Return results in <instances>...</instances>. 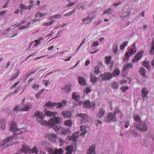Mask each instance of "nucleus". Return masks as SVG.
I'll return each instance as SVG.
<instances>
[{
	"mask_svg": "<svg viewBox=\"0 0 154 154\" xmlns=\"http://www.w3.org/2000/svg\"><path fill=\"white\" fill-rule=\"evenodd\" d=\"M128 51H130V52L133 55L136 52V46L135 44H133L131 46V47L128 50Z\"/></svg>",
	"mask_w": 154,
	"mask_h": 154,
	"instance_id": "obj_17",
	"label": "nucleus"
},
{
	"mask_svg": "<svg viewBox=\"0 0 154 154\" xmlns=\"http://www.w3.org/2000/svg\"><path fill=\"white\" fill-rule=\"evenodd\" d=\"M77 116H79L82 119V122H85L90 121L91 118L88 115L85 114L80 113L78 114Z\"/></svg>",
	"mask_w": 154,
	"mask_h": 154,
	"instance_id": "obj_5",
	"label": "nucleus"
},
{
	"mask_svg": "<svg viewBox=\"0 0 154 154\" xmlns=\"http://www.w3.org/2000/svg\"><path fill=\"white\" fill-rule=\"evenodd\" d=\"M100 72V70L99 69V68L98 66H96L94 71V73L96 74H98Z\"/></svg>",
	"mask_w": 154,
	"mask_h": 154,
	"instance_id": "obj_49",
	"label": "nucleus"
},
{
	"mask_svg": "<svg viewBox=\"0 0 154 154\" xmlns=\"http://www.w3.org/2000/svg\"><path fill=\"white\" fill-rule=\"evenodd\" d=\"M32 88L36 91H38V90L39 88V85H36L35 84H33L32 85Z\"/></svg>",
	"mask_w": 154,
	"mask_h": 154,
	"instance_id": "obj_41",
	"label": "nucleus"
},
{
	"mask_svg": "<svg viewBox=\"0 0 154 154\" xmlns=\"http://www.w3.org/2000/svg\"><path fill=\"white\" fill-rule=\"evenodd\" d=\"M118 46L117 44H115L113 45V52L116 54L118 51Z\"/></svg>",
	"mask_w": 154,
	"mask_h": 154,
	"instance_id": "obj_31",
	"label": "nucleus"
},
{
	"mask_svg": "<svg viewBox=\"0 0 154 154\" xmlns=\"http://www.w3.org/2000/svg\"><path fill=\"white\" fill-rule=\"evenodd\" d=\"M20 8L21 9H22V10H23L24 9L30 10V6H26L25 5H23V4H21Z\"/></svg>",
	"mask_w": 154,
	"mask_h": 154,
	"instance_id": "obj_35",
	"label": "nucleus"
},
{
	"mask_svg": "<svg viewBox=\"0 0 154 154\" xmlns=\"http://www.w3.org/2000/svg\"><path fill=\"white\" fill-rule=\"evenodd\" d=\"M130 121L129 120H127L125 125V128H127L129 125Z\"/></svg>",
	"mask_w": 154,
	"mask_h": 154,
	"instance_id": "obj_55",
	"label": "nucleus"
},
{
	"mask_svg": "<svg viewBox=\"0 0 154 154\" xmlns=\"http://www.w3.org/2000/svg\"><path fill=\"white\" fill-rule=\"evenodd\" d=\"M83 106L86 108H94L95 104L94 102L91 103L89 101L86 100L83 102Z\"/></svg>",
	"mask_w": 154,
	"mask_h": 154,
	"instance_id": "obj_6",
	"label": "nucleus"
},
{
	"mask_svg": "<svg viewBox=\"0 0 154 154\" xmlns=\"http://www.w3.org/2000/svg\"><path fill=\"white\" fill-rule=\"evenodd\" d=\"M19 73L20 71L17 70V72L15 74H14L13 75L12 77L11 78V80L17 78L19 75Z\"/></svg>",
	"mask_w": 154,
	"mask_h": 154,
	"instance_id": "obj_46",
	"label": "nucleus"
},
{
	"mask_svg": "<svg viewBox=\"0 0 154 154\" xmlns=\"http://www.w3.org/2000/svg\"><path fill=\"white\" fill-rule=\"evenodd\" d=\"M79 132H76V133H74L71 136H68L67 137V139L69 140H72L74 143L76 142L79 136Z\"/></svg>",
	"mask_w": 154,
	"mask_h": 154,
	"instance_id": "obj_8",
	"label": "nucleus"
},
{
	"mask_svg": "<svg viewBox=\"0 0 154 154\" xmlns=\"http://www.w3.org/2000/svg\"><path fill=\"white\" fill-rule=\"evenodd\" d=\"M55 106H57V108H59L61 107L62 106V103H56V104Z\"/></svg>",
	"mask_w": 154,
	"mask_h": 154,
	"instance_id": "obj_53",
	"label": "nucleus"
},
{
	"mask_svg": "<svg viewBox=\"0 0 154 154\" xmlns=\"http://www.w3.org/2000/svg\"><path fill=\"white\" fill-rule=\"evenodd\" d=\"M10 130L13 132H15L16 134L13 135L3 140V144L2 145V146H5L6 144L9 143L10 141L13 140L14 138L16 137V135L18 134H20L22 133V132L20 131L19 133H17L19 131V130L17 127L16 124L14 122H12L10 128Z\"/></svg>",
	"mask_w": 154,
	"mask_h": 154,
	"instance_id": "obj_2",
	"label": "nucleus"
},
{
	"mask_svg": "<svg viewBox=\"0 0 154 154\" xmlns=\"http://www.w3.org/2000/svg\"><path fill=\"white\" fill-rule=\"evenodd\" d=\"M74 12H75L73 10L71 11L68 12L67 13L65 14L63 16H64V17H67L68 16H69L70 15H71L72 14H73L74 13Z\"/></svg>",
	"mask_w": 154,
	"mask_h": 154,
	"instance_id": "obj_43",
	"label": "nucleus"
},
{
	"mask_svg": "<svg viewBox=\"0 0 154 154\" xmlns=\"http://www.w3.org/2000/svg\"><path fill=\"white\" fill-rule=\"evenodd\" d=\"M31 24V22H29L25 26H21L20 28V30L22 29H25L27 27L29 26Z\"/></svg>",
	"mask_w": 154,
	"mask_h": 154,
	"instance_id": "obj_40",
	"label": "nucleus"
},
{
	"mask_svg": "<svg viewBox=\"0 0 154 154\" xmlns=\"http://www.w3.org/2000/svg\"><path fill=\"white\" fill-rule=\"evenodd\" d=\"M64 124L65 125L70 127L72 124V120L71 119L66 120L64 122Z\"/></svg>",
	"mask_w": 154,
	"mask_h": 154,
	"instance_id": "obj_30",
	"label": "nucleus"
},
{
	"mask_svg": "<svg viewBox=\"0 0 154 154\" xmlns=\"http://www.w3.org/2000/svg\"><path fill=\"white\" fill-rule=\"evenodd\" d=\"M62 113L63 117L66 118H70L71 115V112L69 111H63Z\"/></svg>",
	"mask_w": 154,
	"mask_h": 154,
	"instance_id": "obj_22",
	"label": "nucleus"
},
{
	"mask_svg": "<svg viewBox=\"0 0 154 154\" xmlns=\"http://www.w3.org/2000/svg\"><path fill=\"white\" fill-rule=\"evenodd\" d=\"M115 118V115L114 113L109 112L108 113V116L107 118V122H109L114 119Z\"/></svg>",
	"mask_w": 154,
	"mask_h": 154,
	"instance_id": "obj_14",
	"label": "nucleus"
},
{
	"mask_svg": "<svg viewBox=\"0 0 154 154\" xmlns=\"http://www.w3.org/2000/svg\"><path fill=\"white\" fill-rule=\"evenodd\" d=\"M112 11V9L111 8H109L107 10H106L104 11L103 13V15H104V14H107Z\"/></svg>",
	"mask_w": 154,
	"mask_h": 154,
	"instance_id": "obj_52",
	"label": "nucleus"
},
{
	"mask_svg": "<svg viewBox=\"0 0 154 154\" xmlns=\"http://www.w3.org/2000/svg\"><path fill=\"white\" fill-rule=\"evenodd\" d=\"M43 116L37 117L36 119L37 122L43 125H53L54 122H55L56 124H60V118L57 117H55L54 118L51 119L48 121L43 120Z\"/></svg>",
	"mask_w": 154,
	"mask_h": 154,
	"instance_id": "obj_1",
	"label": "nucleus"
},
{
	"mask_svg": "<svg viewBox=\"0 0 154 154\" xmlns=\"http://www.w3.org/2000/svg\"><path fill=\"white\" fill-rule=\"evenodd\" d=\"M71 86L70 84H68L65 86L64 89L65 92L66 93H68L71 91Z\"/></svg>",
	"mask_w": 154,
	"mask_h": 154,
	"instance_id": "obj_25",
	"label": "nucleus"
},
{
	"mask_svg": "<svg viewBox=\"0 0 154 154\" xmlns=\"http://www.w3.org/2000/svg\"><path fill=\"white\" fill-rule=\"evenodd\" d=\"M128 86H123L121 87L120 88V89L122 91H123L124 92L126 91V90H128Z\"/></svg>",
	"mask_w": 154,
	"mask_h": 154,
	"instance_id": "obj_48",
	"label": "nucleus"
},
{
	"mask_svg": "<svg viewBox=\"0 0 154 154\" xmlns=\"http://www.w3.org/2000/svg\"><path fill=\"white\" fill-rule=\"evenodd\" d=\"M54 124H56L55 122H54V123L53 124V125H50L52 127L53 129L56 131L59 130L60 129V126H57L56 125H55Z\"/></svg>",
	"mask_w": 154,
	"mask_h": 154,
	"instance_id": "obj_33",
	"label": "nucleus"
},
{
	"mask_svg": "<svg viewBox=\"0 0 154 154\" xmlns=\"http://www.w3.org/2000/svg\"><path fill=\"white\" fill-rule=\"evenodd\" d=\"M128 43V42L127 41H126L124 42L123 44H122L120 46V49L121 50L125 48V46L127 45Z\"/></svg>",
	"mask_w": 154,
	"mask_h": 154,
	"instance_id": "obj_42",
	"label": "nucleus"
},
{
	"mask_svg": "<svg viewBox=\"0 0 154 154\" xmlns=\"http://www.w3.org/2000/svg\"><path fill=\"white\" fill-rule=\"evenodd\" d=\"M142 65L145 67H147L148 69L150 68V66H149V63L147 62L143 61Z\"/></svg>",
	"mask_w": 154,
	"mask_h": 154,
	"instance_id": "obj_38",
	"label": "nucleus"
},
{
	"mask_svg": "<svg viewBox=\"0 0 154 154\" xmlns=\"http://www.w3.org/2000/svg\"><path fill=\"white\" fill-rule=\"evenodd\" d=\"M74 149L73 147L72 146H67L66 149L67 151L66 154H71L73 152Z\"/></svg>",
	"mask_w": 154,
	"mask_h": 154,
	"instance_id": "obj_18",
	"label": "nucleus"
},
{
	"mask_svg": "<svg viewBox=\"0 0 154 154\" xmlns=\"http://www.w3.org/2000/svg\"><path fill=\"white\" fill-rule=\"evenodd\" d=\"M45 137L51 142H55L56 140L57 136L56 135L52 133H48L45 135Z\"/></svg>",
	"mask_w": 154,
	"mask_h": 154,
	"instance_id": "obj_7",
	"label": "nucleus"
},
{
	"mask_svg": "<svg viewBox=\"0 0 154 154\" xmlns=\"http://www.w3.org/2000/svg\"><path fill=\"white\" fill-rule=\"evenodd\" d=\"M90 18V17H87L85 18H84L82 20V22L86 21H87V20H88Z\"/></svg>",
	"mask_w": 154,
	"mask_h": 154,
	"instance_id": "obj_61",
	"label": "nucleus"
},
{
	"mask_svg": "<svg viewBox=\"0 0 154 154\" xmlns=\"http://www.w3.org/2000/svg\"><path fill=\"white\" fill-rule=\"evenodd\" d=\"M35 153V154H38V150L36 146H34L32 149H30V153Z\"/></svg>",
	"mask_w": 154,
	"mask_h": 154,
	"instance_id": "obj_27",
	"label": "nucleus"
},
{
	"mask_svg": "<svg viewBox=\"0 0 154 154\" xmlns=\"http://www.w3.org/2000/svg\"><path fill=\"white\" fill-rule=\"evenodd\" d=\"M116 110L113 113L114 115H116V114L120 112V111L119 110L118 108H117L116 109Z\"/></svg>",
	"mask_w": 154,
	"mask_h": 154,
	"instance_id": "obj_60",
	"label": "nucleus"
},
{
	"mask_svg": "<svg viewBox=\"0 0 154 154\" xmlns=\"http://www.w3.org/2000/svg\"><path fill=\"white\" fill-rule=\"evenodd\" d=\"M44 91V89H42L38 93L36 94V96L37 99H38L40 96V95L42 94Z\"/></svg>",
	"mask_w": 154,
	"mask_h": 154,
	"instance_id": "obj_44",
	"label": "nucleus"
},
{
	"mask_svg": "<svg viewBox=\"0 0 154 154\" xmlns=\"http://www.w3.org/2000/svg\"><path fill=\"white\" fill-rule=\"evenodd\" d=\"M90 63V61L89 60H86L85 64V66H88Z\"/></svg>",
	"mask_w": 154,
	"mask_h": 154,
	"instance_id": "obj_64",
	"label": "nucleus"
},
{
	"mask_svg": "<svg viewBox=\"0 0 154 154\" xmlns=\"http://www.w3.org/2000/svg\"><path fill=\"white\" fill-rule=\"evenodd\" d=\"M133 118L136 122H140V119L139 116L137 115H134L133 116Z\"/></svg>",
	"mask_w": 154,
	"mask_h": 154,
	"instance_id": "obj_36",
	"label": "nucleus"
},
{
	"mask_svg": "<svg viewBox=\"0 0 154 154\" xmlns=\"http://www.w3.org/2000/svg\"><path fill=\"white\" fill-rule=\"evenodd\" d=\"M154 51V39L152 41V47L151 50L150 51V53L151 54H153Z\"/></svg>",
	"mask_w": 154,
	"mask_h": 154,
	"instance_id": "obj_45",
	"label": "nucleus"
},
{
	"mask_svg": "<svg viewBox=\"0 0 154 154\" xmlns=\"http://www.w3.org/2000/svg\"><path fill=\"white\" fill-rule=\"evenodd\" d=\"M134 124L136 128L141 131L144 132L146 131L147 129V125L145 123L141 122L139 125L137 123Z\"/></svg>",
	"mask_w": 154,
	"mask_h": 154,
	"instance_id": "obj_4",
	"label": "nucleus"
},
{
	"mask_svg": "<svg viewBox=\"0 0 154 154\" xmlns=\"http://www.w3.org/2000/svg\"><path fill=\"white\" fill-rule=\"evenodd\" d=\"M131 54H132L130 52V51L128 50V51L126 52L125 55V58H128L129 56Z\"/></svg>",
	"mask_w": 154,
	"mask_h": 154,
	"instance_id": "obj_50",
	"label": "nucleus"
},
{
	"mask_svg": "<svg viewBox=\"0 0 154 154\" xmlns=\"http://www.w3.org/2000/svg\"><path fill=\"white\" fill-rule=\"evenodd\" d=\"M32 105L31 104L29 105H25L22 108V109L20 110L21 111L23 110L24 111H27L31 109L32 107Z\"/></svg>",
	"mask_w": 154,
	"mask_h": 154,
	"instance_id": "obj_21",
	"label": "nucleus"
},
{
	"mask_svg": "<svg viewBox=\"0 0 154 154\" xmlns=\"http://www.w3.org/2000/svg\"><path fill=\"white\" fill-rule=\"evenodd\" d=\"M55 104L56 103H52L51 102L48 101L45 104V106L48 107H52L54 106Z\"/></svg>",
	"mask_w": 154,
	"mask_h": 154,
	"instance_id": "obj_28",
	"label": "nucleus"
},
{
	"mask_svg": "<svg viewBox=\"0 0 154 154\" xmlns=\"http://www.w3.org/2000/svg\"><path fill=\"white\" fill-rule=\"evenodd\" d=\"M78 81L79 84L82 85H85V81L83 78L78 76Z\"/></svg>",
	"mask_w": 154,
	"mask_h": 154,
	"instance_id": "obj_23",
	"label": "nucleus"
},
{
	"mask_svg": "<svg viewBox=\"0 0 154 154\" xmlns=\"http://www.w3.org/2000/svg\"><path fill=\"white\" fill-rule=\"evenodd\" d=\"M72 99L75 101H78L79 99V94L78 93L73 92L72 94Z\"/></svg>",
	"mask_w": 154,
	"mask_h": 154,
	"instance_id": "obj_20",
	"label": "nucleus"
},
{
	"mask_svg": "<svg viewBox=\"0 0 154 154\" xmlns=\"http://www.w3.org/2000/svg\"><path fill=\"white\" fill-rule=\"evenodd\" d=\"M105 62L107 64H110V62L111 60V56H106L105 57Z\"/></svg>",
	"mask_w": 154,
	"mask_h": 154,
	"instance_id": "obj_34",
	"label": "nucleus"
},
{
	"mask_svg": "<svg viewBox=\"0 0 154 154\" xmlns=\"http://www.w3.org/2000/svg\"><path fill=\"white\" fill-rule=\"evenodd\" d=\"M0 124L1 125V128L2 129H4L5 128V123L2 122H1L0 121Z\"/></svg>",
	"mask_w": 154,
	"mask_h": 154,
	"instance_id": "obj_54",
	"label": "nucleus"
},
{
	"mask_svg": "<svg viewBox=\"0 0 154 154\" xmlns=\"http://www.w3.org/2000/svg\"><path fill=\"white\" fill-rule=\"evenodd\" d=\"M43 112H40L38 111H35L34 115V117H39L40 116H42Z\"/></svg>",
	"mask_w": 154,
	"mask_h": 154,
	"instance_id": "obj_32",
	"label": "nucleus"
},
{
	"mask_svg": "<svg viewBox=\"0 0 154 154\" xmlns=\"http://www.w3.org/2000/svg\"><path fill=\"white\" fill-rule=\"evenodd\" d=\"M19 83V82H18L14 83L11 87V88H15L16 86Z\"/></svg>",
	"mask_w": 154,
	"mask_h": 154,
	"instance_id": "obj_56",
	"label": "nucleus"
},
{
	"mask_svg": "<svg viewBox=\"0 0 154 154\" xmlns=\"http://www.w3.org/2000/svg\"><path fill=\"white\" fill-rule=\"evenodd\" d=\"M90 78L91 81L92 83L95 84V82L97 81V77L93 74L91 73L90 74Z\"/></svg>",
	"mask_w": 154,
	"mask_h": 154,
	"instance_id": "obj_24",
	"label": "nucleus"
},
{
	"mask_svg": "<svg viewBox=\"0 0 154 154\" xmlns=\"http://www.w3.org/2000/svg\"><path fill=\"white\" fill-rule=\"evenodd\" d=\"M148 93V90L146 88H142L141 90V96L143 97V98L146 97Z\"/></svg>",
	"mask_w": 154,
	"mask_h": 154,
	"instance_id": "obj_16",
	"label": "nucleus"
},
{
	"mask_svg": "<svg viewBox=\"0 0 154 154\" xmlns=\"http://www.w3.org/2000/svg\"><path fill=\"white\" fill-rule=\"evenodd\" d=\"M112 76V74L111 73H106L104 75H103L102 80H108L111 78Z\"/></svg>",
	"mask_w": 154,
	"mask_h": 154,
	"instance_id": "obj_15",
	"label": "nucleus"
},
{
	"mask_svg": "<svg viewBox=\"0 0 154 154\" xmlns=\"http://www.w3.org/2000/svg\"><path fill=\"white\" fill-rule=\"evenodd\" d=\"M105 112V111L103 108L99 109V111L97 113V117L100 119H101L103 116Z\"/></svg>",
	"mask_w": 154,
	"mask_h": 154,
	"instance_id": "obj_12",
	"label": "nucleus"
},
{
	"mask_svg": "<svg viewBox=\"0 0 154 154\" xmlns=\"http://www.w3.org/2000/svg\"><path fill=\"white\" fill-rule=\"evenodd\" d=\"M81 131L82 133L81 134V136L82 137H84L85 134L87 133V132L89 131L90 129V128L88 126H83L81 125L80 126Z\"/></svg>",
	"mask_w": 154,
	"mask_h": 154,
	"instance_id": "obj_10",
	"label": "nucleus"
},
{
	"mask_svg": "<svg viewBox=\"0 0 154 154\" xmlns=\"http://www.w3.org/2000/svg\"><path fill=\"white\" fill-rule=\"evenodd\" d=\"M98 42L97 41H95L94 42V43L93 45V46L94 47H95L98 45Z\"/></svg>",
	"mask_w": 154,
	"mask_h": 154,
	"instance_id": "obj_62",
	"label": "nucleus"
},
{
	"mask_svg": "<svg viewBox=\"0 0 154 154\" xmlns=\"http://www.w3.org/2000/svg\"><path fill=\"white\" fill-rule=\"evenodd\" d=\"M144 51L142 50L140 51L139 52L136 54L134 57V58L133 59L132 61L133 62H137L139 60L141 59V56L143 55L144 53Z\"/></svg>",
	"mask_w": 154,
	"mask_h": 154,
	"instance_id": "obj_9",
	"label": "nucleus"
},
{
	"mask_svg": "<svg viewBox=\"0 0 154 154\" xmlns=\"http://www.w3.org/2000/svg\"><path fill=\"white\" fill-rule=\"evenodd\" d=\"M118 83L115 82H113L112 87L114 88H116L118 87Z\"/></svg>",
	"mask_w": 154,
	"mask_h": 154,
	"instance_id": "obj_51",
	"label": "nucleus"
},
{
	"mask_svg": "<svg viewBox=\"0 0 154 154\" xmlns=\"http://www.w3.org/2000/svg\"><path fill=\"white\" fill-rule=\"evenodd\" d=\"M6 10H3L0 12V16H3L6 13Z\"/></svg>",
	"mask_w": 154,
	"mask_h": 154,
	"instance_id": "obj_57",
	"label": "nucleus"
},
{
	"mask_svg": "<svg viewBox=\"0 0 154 154\" xmlns=\"http://www.w3.org/2000/svg\"><path fill=\"white\" fill-rule=\"evenodd\" d=\"M47 150L50 154H62L63 153V149H57L51 147L48 148Z\"/></svg>",
	"mask_w": 154,
	"mask_h": 154,
	"instance_id": "obj_3",
	"label": "nucleus"
},
{
	"mask_svg": "<svg viewBox=\"0 0 154 154\" xmlns=\"http://www.w3.org/2000/svg\"><path fill=\"white\" fill-rule=\"evenodd\" d=\"M34 42L36 43V44L35 45V47H36L39 44V40H35L34 41Z\"/></svg>",
	"mask_w": 154,
	"mask_h": 154,
	"instance_id": "obj_58",
	"label": "nucleus"
},
{
	"mask_svg": "<svg viewBox=\"0 0 154 154\" xmlns=\"http://www.w3.org/2000/svg\"><path fill=\"white\" fill-rule=\"evenodd\" d=\"M19 109V106H18V105H17L14 108V111H17Z\"/></svg>",
	"mask_w": 154,
	"mask_h": 154,
	"instance_id": "obj_63",
	"label": "nucleus"
},
{
	"mask_svg": "<svg viewBox=\"0 0 154 154\" xmlns=\"http://www.w3.org/2000/svg\"><path fill=\"white\" fill-rule=\"evenodd\" d=\"M120 72L119 70L118 69H115L113 72V74H112L113 76H118L119 75Z\"/></svg>",
	"mask_w": 154,
	"mask_h": 154,
	"instance_id": "obj_29",
	"label": "nucleus"
},
{
	"mask_svg": "<svg viewBox=\"0 0 154 154\" xmlns=\"http://www.w3.org/2000/svg\"><path fill=\"white\" fill-rule=\"evenodd\" d=\"M145 70L142 67L140 69L139 72L141 75H144L145 73Z\"/></svg>",
	"mask_w": 154,
	"mask_h": 154,
	"instance_id": "obj_47",
	"label": "nucleus"
},
{
	"mask_svg": "<svg viewBox=\"0 0 154 154\" xmlns=\"http://www.w3.org/2000/svg\"><path fill=\"white\" fill-rule=\"evenodd\" d=\"M61 18V15L60 14H57L55 15H53L50 17V19H58Z\"/></svg>",
	"mask_w": 154,
	"mask_h": 154,
	"instance_id": "obj_39",
	"label": "nucleus"
},
{
	"mask_svg": "<svg viewBox=\"0 0 154 154\" xmlns=\"http://www.w3.org/2000/svg\"><path fill=\"white\" fill-rule=\"evenodd\" d=\"M132 67V64L131 63L127 64L124 66L122 70L124 71L128 69L129 68H131Z\"/></svg>",
	"mask_w": 154,
	"mask_h": 154,
	"instance_id": "obj_26",
	"label": "nucleus"
},
{
	"mask_svg": "<svg viewBox=\"0 0 154 154\" xmlns=\"http://www.w3.org/2000/svg\"><path fill=\"white\" fill-rule=\"evenodd\" d=\"M31 147L28 145H23L20 149L21 152L26 154L30 153Z\"/></svg>",
	"mask_w": 154,
	"mask_h": 154,
	"instance_id": "obj_11",
	"label": "nucleus"
},
{
	"mask_svg": "<svg viewBox=\"0 0 154 154\" xmlns=\"http://www.w3.org/2000/svg\"><path fill=\"white\" fill-rule=\"evenodd\" d=\"M70 132V130L68 129L63 130L62 131L61 134L66 135Z\"/></svg>",
	"mask_w": 154,
	"mask_h": 154,
	"instance_id": "obj_37",
	"label": "nucleus"
},
{
	"mask_svg": "<svg viewBox=\"0 0 154 154\" xmlns=\"http://www.w3.org/2000/svg\"><path fill=\"white\" fill-rule=\"evenodd\" d=\"M44 112L45 114L48 116H54L57 114L56 112H51L50 111H48L46 109H45L44 110Z\"/></svg>",
	"mask_w": 154,
	"mask_h": 154,
	"instance_id": "obj_19",
	"label": "nucleus"
},
{
	"mask_svg": "<svg viewBox=\"0 0 154 154\" xmlns=\"http://www.w3.org/2000/svg\"><path fill=\"white\" fill-rule=\"evenodd\" d=\"M90 90L88 88H87L84 91L85 93H86L87 94L89 92H91Z\"/></svg>",
	"mask_w": 154,
	"mask_h": 154,
	"instance_id": "obj_59",
	"label": "nucleus"
},
{
	"mask_svg": "<svg viewBox=\"0 0 154 154\" xmlns=\"http://www.w3.org/2000/svg\"><path fill=\"white\" fill-rule=\"evenodd\" d=\"M95 149V145L93 144L89 148L87 154H96Z\"/></svg>",
	"mask_w": 154,
	"mask_h": 154,
	"instance_id": "obj_13",
	"label": "nucleus"
}]
</instances>
